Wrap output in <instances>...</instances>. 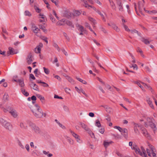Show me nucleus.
I'll use <instances>...</instances> for the list:
<instances>
[{
    "label": "nucleus",
    "mask_w": 157,
    "mask_h": 157,
    "mask_svg": "<svg viewBox=\"0 0 157 157\" xmlns=\"http://www.w3.org/2000/svg\"><path fill=\"white\" fill-rule=\"evenodd\" d=\"M32 111L35 116L37 118H41L43 116V112L40 107L36 104L34 108L32 109Z\"/></svg>",
    "instance_id": "1"
},
{
    "label": "nucleus",
    "mask_w": 157,
    "mask_h": 157,
    "mask_svg": "<svg viewBox=\"0 0 157 157\" xmlns=\"http://www.w3.org/2000/svg\"><path fill=\"white\" fill-rule=\"evenodd\" d=\"M141 151L137 146L133 147L132 149L134 150L136 153L140 155L142 157H148L145 149L143 146L140 147Z\"/></svg>",
    "instance_id": "2"
},
{
    "label": "nucleus",
    "mask_w": 157,
    "mask_h": 157,
    "mask_svg": "<svg viewBox=\"0 0 157 157\" xmlns=\"http://www.w3.org/2000/svg\"><path fill=\"white\" fill-rule=\"evenodd\" d=\"M0 123L6 129L11 131L13 128L12 126L3 118H0Z\"/></svg>",
    "instance_id": "3"
},
{
    "label": "nucleus",
    "mask_w": 157,
    "mask_h": 157,
    "mask_svg": "<svg viewBox=\"0 0 157 157\" xmlns=\"http://www.w3.org/2000/svg\"><path fill=\"white\" fill-rule=\"evenodd\" d=\"M80 125L84 130H85L89 134H90L92 137H94V134L91 130H90L88 126L84 123L80 122Z\"/></svg>",
    "instance_id": "4"
},
{
    "label": "nucleus",
    "mask_w": 157,
    "mask_h": 157,
    "mask_svg": "<svg viewBox=\"0 0 157 157\" xmlns=\"http://www.w3.org/2000/svg\"><path fill=\"white\" fill-rule=\"evenodd\" d=\"M134 130L135 133L136 134H139V132L138 128L141 129L142 128V125L140 124L136 123H134Z\"/></svg>",
    "instance_id": "5"
},
{
    "label": "nucleus",
    "mask_w": 157,
    "mask_h": 157,
    "mask_svg": "<svg viewBox=\"0 0 157 157\" xmlns=\"http://www.w3.org/2000/svg\"><path fill=\"white\" fill-rule=\"evenodd\" d=\"M31 127L32 129L34 131L35 133L37 134H39L40 133L41 131L39 128L35 124H33L31 125Z\"/></svg>",
    "instance_id": "6"
},
{
    "label": "nucleus",
    "mask_w": 157,
    "mask_h": 157,
    "mask_svg": "<svg viewBox=\"0 0 157 157\" xmlns=\"http://www.w3.org/2000/svg\"><path fill=\"white\" fill-rule=\"evenodd\" d=\"M9 113H10L11 115L14 118H16L18 116L17 112L13 109H10Z\"/></svg>",
    "instance_id": "7"
},
{
    "label": "nucleus",
    "mask_w": 157,
    "mask_h": 157,
    "mask_svg": "<svg viewBox=\"0 0 157 157\" xmlns=\"http://www.w3.org/2000/svg\"><path fill=\"white\" fill-rule=\"evenodd\" d=\"M66 22V20L65 19H62L61 20L58 21L56 23L57 26H61L65 25Z\"/></svg>",
    "instance_id": "8"
},
{
    "label": "nucleus",
    "mask_w": 157,
    "mask_h": 157,
    "mask_svg": "<svg viewBox=\"0 0 157 157\" xmlns=\"http://www.w3.org/2000/svg\"><path fill=\"white\" fill-rule=\"evenodd\" d=\"M27 60V63L28 64H30L32 63L33 60V58L32 54H29L28 55Z\"/></svg>",
    "instance_id": "9"
},
{
    "label": "nucleus",
    "mask_w": 157,
    "mask_h": 157,
    "mask_svg": "<svg viewBox=\"0 0 157 157\" xmlns=\"http://www.w3.org/2000/svg\"><path fill=\"white\" fill-rule=\"evenodd\" d=\"M32 28L33 32L36 34L38 33L39 31L40 30V29L36 26L34 24H32Z\"/></svg>",
    "instance_id": "10"
},
{
    "label": "nucleus",
    "mask_w": 157,
    "mask_h": 157,
    "mask_svg": "<svg viewBox=\"0 0 157 157\" xmlns=\"http://www.w3.org/2000/svg\"><path fill=\"white\" fill-rule=\"evenodd\" d=\"M141 130L142 133L145 137L148 138L150 137V135L145 128L142 127Z\"/></svg>",
    "instance_id": "11"
},
{
    "label": "nucleus",
    "mask_w": 157,
    "mask_h": 157,
    "mask_svg": "<svg viewBox=\"0 0 157 157\" xmlns=\"http://www.w3.org/2000/svg\"><path fill=\"white\" fill-rule=\"evenodd\" d=\"M29 85L31 88H32L33 90L36 91H38L39 90L38 86L33 82H32L29 84Z\"/></svg>",
    "instance_id": "12"
},
{
    "label": "nucleus",
    "mask_w": 157,
    "mask_h": 157,
    "mask_svg": "<svg viewBox=\"0 0 157 157\" xmlns=\"http://www.w3.org/2000/svg\"><path fill=\"white\" fill-rule=\"evenodd\" d=\"M78 30L81 32L79 33V35H82L83 34V33H86V30L81 25H79L78 26Z\"/></svg>",
    "instance_id": "13"
},
{
    "label": "nucleus",
    "mask_w": 157,
    "mask_h": 157,
    "mask_svg": "<svg viewBox=\"0 0 157 157\" xmlns=\"http://www.w3.org/2000/svg\"><path fill=\"white\" fill-rule=\"evenodd\" d=\"M9 51L7 52V55L8 56L10 55H13L14 54L17 53V52H14V49L11 47H9Z\"/></svg>",
    "instance_id": "14"
},
{
    "label": "nucleus",
    "mask_w": 157,
    "mask_h": 157,
    "mask_svg": "<svg viewBox=\"0 0 157 157\" xmlns=\"http://www.w3.org/2000/svg\"><path fill=\"white\" fill-rule=\"evenodd\" d=\"M117 4L118 6V8L120 11L122 12L123 11V7L122 6V4L121 2L118 0L117 2Z\"/></svg>",
    "instance_id": "15"
},
{
    "label": "nucleus",
    "mask_w": 157,
    "mask_h": 157,
    "mask_svg": "<svg viewBox=\"0 0 157 157\" xmlns=\"http://www.w3.org/2000/svg\"><path fill=\"white\" fill-rule=\"evenodd\" d=\"M121 133L122 135L124 136V137L126 138L128 136V131L125 128H123L122 129Z\"/></svg>",
    "instance_id": "16"
},
{
    "label": "nucleus",
    "mask_w": 157,
    "mask_h": 157,
    "mask_svg": "<svg viewBox=\"0 0 157 157\" xmlns=\"http://www.w3.org/2000/svg\"><path fill=\"white\" fill-rule=\"evenodd\" d=\"M144 4L143 3H142L140 4V2L138 3V9L139 10V12L141 14L144 16V14L143 13H142V8L144 6Z\"/></svg>",
    "instance_id": "17"
},
{
    "label": "nucleus",
    "mask_w": 157,
    "mask_h": 157,
    "mask_svg": "<svg viewBox=\"0 0 157 157\" xmlns=\"http://www.w3.org/2000/svg\"><path fill=\"white\" fill-rule=\"evenodd\" d=\"M113 143V141H111L109 142H108L106 140H104L103 142V145L104 147L106 148L108 146H109L110 144H111Z\"/></svg>",
    "instance_id": "18"
},
{
    "label": "nucleus",
    "mask_w": 157,
    "mask_h": 157,
    "mask_svg": "<svg viewBox=\"0 0 157 157\" xmlns=\"http://www.w3.org/2000/svg\"><path fill=\"white\" fill-rule=\"evenodd\" d=\"M69 131L71 134L76 139L79 136L77 134L75 133L71 129L69 130Z\"/></svg>",
    "instance_id": "19"
},
{
    "label": "nucleus",
    "mask_w": 157,
    "mask_h": 157,
    "mask_svg": "<svg viewBox=\"0 0 157 157\" xmlns=\"http://www.w3.org/2000/svg\"><path fill=\"white\" fill-rule=\"evenodd\" d=\"M17 82H18L19 83V85L21 87H23L24 86V84L23 79H18V81Z\"/></svg>",
    "instance_id": "20"
},
{
    "label": "nucleus",
    "mask_w": 157,
    "mask_h": 157,
    "mask_svg": "<svg viewBox=\"0 0 157 157\" xmlns=\"http://www.w3.org/2000/svg\"><path fill=\"white\" fill-rule=\"evenodd\" d=\"M129 33H131L133 34L136 33L137 34L138 36H140V33L136 29H133L132 30H131Z\"/></svg>",
    "instance_id": "21"
},
{
    "label": "nucleus",
    "mask_w": 157,
    "mask_h": 157,
    "mask_svg": "<svg viewBox=\"0 0 157 157\" xmlns=\"http://www.w3.org/2000/svg\"><path fill=\"white\" fill-rule=\"evenodd\" d=\"M149 124L150 127L153 129L154 132L155 133V132L156 130L155 125L154 123H153L152 122H151V123Z\"/></svg>",
    "instance_id": "22"
},
{
    "label": "nucleus",
    "mask_w": 157,
    "mask_h": 157,
    "mask_svg": "<svg viewBox=\"0 0 157 157\" xmlns=\"http://www.w3.org/2000/svg\"><path fill=\"white\" fill-rule=\"evenodd\" d=\"M141 40L146 44H149L151 42L150 41L148 40V39H145L144 37L142 38Z\"/></svg>",
    "instance_id": "23"
},
{
    "label": "nucleus",
    "mask_w": 157,
    "mask_h": 157,
    "mask_svg": "<svg viewBox=\"0 0 157 157\" xmlns=\"http://www.w3.org/2000/svg\"><path fill=\"white\" fill-rule=\"evenodd\" d=\"M144 10L146 12L150 14H153L156 13L157 12V11L155 10H153L152 11L147 10H145V8H144Z\"/></svg>",
    "instance_id": "24"
},
{
    "label": "nucleus",
    "mask_w": 157,
    "mask_h": 157,
    "mask_svg": "<svg viewBox=\"0 0 157 157\" xmlns=\"http://www.w3.org/2000/svg\"><path fill=\"white\" fill-rule=\"evenodd\" d=\"M97 12L99 14L101 17L102 18V20L104 21H106V20H105V17H104V15H103V14L99 10H97Z\"/></svg>",
    "instance_id": "25"
},
{
    "label": "nucleus",
    "mask_w": 157,
    "mask_h": 157,
    "mask_svg": "<svg viewBox=\"0 0 157 157\" xmlns=\"http://www.w3.org/2000/svg\"><path fill=\"white\" fill-rule=\"evenodd\" d=\"M113 29L116 31L118 32L120 31L118 27L114 24H112L111 25Z\"/></svg>",
    "instance_id": "26"
},
{
    "label": "nucleus",
    "mask_w": 157,
    "mask_h": 157,
    "mask_svg": "<svg viewBox=\"0 0 157 157\" xmlns=\"http://www.w3.org/2000/svg\"><path fill=\"white\" fill-rule=\"evenodd\" d=\"M147 102L151 108L152 109L154 108L153 105L151 101L150 100L149 98H148L147 100Z\"/></svg>",
    "instance_id": "27"
},
{
    "label": "nucleus",
    "mask_w": 157,
    "mask_h": 157,
    "mask_svg": "<svg viewBox=\"0 0 157 157\" xmlns=\"http://www.w3.org/2000/svg\"><path fill=\"white\" fill-rule=\"evenodd\" d=\"M88 19L91 22L92 24H94V25H95L96 24V20L93 18L90 17H88Z\"/></svg>",
    "instance_id": "28"
},
{
    "label": "nucleus",
    "mask_w": 157,
    "mask_h": 157,
    "mask_svg": "<svg viewBox=\"0 0 157 157\" xmlns=\"http://www.w3.org/2000/svg\"><path fill=\"white\" fill-rule=\"evenodd\" d=\"M39 27L40 29L42 30L45 33H46L47 32V30L45 29V27L43 26L42 25H39Z\"/></svg>",
    "instance_id": "29"
},
{
    "label": "nucleus",
    "mask_w": 157,
    "mask_h": 157,
    "mask_svg": "<svg viewBox=\"0 0 157 157\" xmlns=\"http://www.w3.org/2000/svg\"><path fill=\"white\" fill-rule=\"evenodd\" d=\"M21 90L22 93L26 96H27L29 95V94L27 91H25V90L23 88H21Z\"/></svg>",
    "instance_id": "30"
},
{
    "label": "nucleus",
    "mask_w": 157,
    "mask_h": 157,
    "mask_svg": "<svg viewBox=\"0 0 157 157\" xmlns=\"http://www.w3.org/2000/svg\"><path fill=\"white\" fill-rule=\"evenodd\" d=\"M35 52L37 53H39L40 52L41 48L39 46H37L34 50Z\"/></svg>",
    "instance_id": "31"
},
{
    "label": "nucleus",
    "mask_w": 157,
    "mask_h": 157,
    "mask_svg": "<svg viewBox=\"0 0 157 157\" xmlns=\"http://www.w3.org/2000/svg\"><path fill=\"white\" fill-rule=\"evenodd\" d=\"M9 96L7 94L5 93L3 97V99L5 101H6L8 100Z\"/></svg>",
    "instance_id": "32"
},
{
    "label": "nucleus",
    "mask_w": 157,
    "mask_h": 157,
    "mask_svg": "<svg viewBox=\"0 0 157 157\" xmlns=\"http://www.w3.org/2000/svg\"><path fill=\"white\" fill-rule=\"evenodd\" d=\"M67 140L70 144L72 145L73 144V140L70 137H67Z\"/></svg>",
    "instance_id": "33"
},
{
    "label": "nucleus",
    "mask_w": 157,
    "mask_h": 157,
    "mask_svg": "<svg viewBox=\"0 0 157 157\" xmlns=\"http://www.w3.org/2000/svg\"><path fill=\"white\" fill-rule=\"evenodd\" d=\"M66 24L71 27L74 28V25L72 24V23L69 21H66Z\"/></svg>",
    "instance_id": "34"
},
{
    "label": "nucleus",
    "mask_w": 157,
    "mask_h": 157,
    "mask_svg": "<svg viewBox=\"0 0 157 157\" xmlns=\"http://www.w3.org/2000/svg\"><path fill=\"white\" fill-rule=\"evenodd\" d=\"M148 146L149 148L151 149V152L153 151H155V150L154 147L151 144H148Z\"/></svg>",
    "instance_id": "35"
},
{
    "label": "nucleus",
    "mask_w": 157,
    "mask_h": 157,
    "mask_svg": "<svg viewBox=\"0 0 157 157\" xmlns=\"http://www.w3.org/2000/svg\"><path fill=\"white\" fill-rule=\"evenodd\" d=\"M83 2L84 3L85 5H84V6L85 7L87 8L88 9H89L90 7H92V6H90L87 4V2L85 1V0H84Z\"/></svg>",
    "instance_id": "36"
},
{
    "label": "nucleus",
    "mask_w": 157,
    "mask_h": 157,
    "mask_svg": "<svg viewBox=\"0 0 157 157\" xmlns=\"http://www.w3.org/2000/svg\"><path fill=\"white\" fill-rule=\"evenodd\" d=\"M17 144L22 149H24V147L22 144L21 142L19 140H18Z\"/></svg>",
    "instance_id": "37"
},
{
    "label": "nucleus",
    "mask_w": 157,
    "mask_h": 157,
    "mask_svg": "<svg viewBox=\"0 0 157 157\" xmlns=\"http://www.w3.org/2000/svg\"><path fill=\"white\" fill-rule=\"evenodd\" d=\"M145 69L146 70V72L147 73H150L151 72V70L147 66L145 67Z\"/></svg>",
    "instance_id": "38"
},
{
    "label": "nucleus",
    "mask_w": 157,
    "mask_h": 157,
    "mask_svg": "<svg viewBox=\"0 0 157 157\" xmlns=\"http://www.w3.org/2000/svg\"><path fill=\"white\" fill-rule=\"evenodd\" d=\"M95 125L98 127H100L101 126V124L100 123V122L98 120H96Z\"/></svg>",
    "instance_id": "39"
},
{
    "label": "nucleus",
    "mask_w": 157,
    "mask_h": 157,
    "mask_svg": "<svg viewBox=\"0 0 157 157\" xmlns=\"http://www.w3.org/2000/svg\"><path fill=\"white\" fill-rule=\"evenodd\" d=\"M77 92L79 93H82L83 94L86 96V94L85 93V91L82 88H80L78 90H77Z\"/></svg>",
    "instance_id": "40"
},
{
    "label": "nucleus",
    "mask_w": 157,
    "mask_h": 157,
    "mask_svg": "<svg viewBox=\"0 0 157 157\" xmlns=\"http://www.w3.org/2000/svg\"><path fill=\"white\" fill-rule=\"evenodd\" d=\"M77 79L79 82H82L84 84H87V82L86 81L84 80H83L81 78H77Z\"/></svg>",
    "instance_id": "41"
},
{
    "label": "nucleus",
    "mask_w": 157,
    "mask_h": 157,
    "mask_svg": "<svg viewBox=\"0 0 157 157\" xmlns=\"http://www.w3.org/2000/svg\"><path fill=\"white\" fill-rule=\"evenodd\" d=\"M80 12L78 11H75L74 12V15L75 16H78L80 14Z\"/></svg>",
    "instance_id": "42"
},
{
    "label": "nucleus",
    "mask_w": 157,
    "mask_h": 157,
    "mask_svg": "<svg viewBox=\"0 0 157 157\" xmlns=\"http://www.w3.org/2000/svg\"><path fill=\"white\" fill-rule=\"evenodd\" d=\"M63 108L64 110L65 111L67 112H68L69 111V109L67 106L64 105L63 106Z\"/></svg>",
    "instance_id": "43"
},
{
    "label": "nucleus",
    "mask_w": 157,
    "mask_h": 157,
    "mask_svg": "<svg viewBox=\"0 0 157 157\" xmlns=\"http://www.w3.org/2000/svg\"><path fill=\"white\" fill-rule=\"evenodd\" d=\"M123 25L125 30L128 32H129L131 30L128 29V27L124 24H123Z\"/></svg>",
    "instance_id": "44"
},
{
    "label": "nucleus",
    "mask_w": 157,
    "mask_h": 157,
    "mask_svg": "<svg viewBox=\"0 0 157 157\" xmlns=\"http://www.w3.org/2000/svg\"><path fill=\"white\" fill-rule=\"evenodd\" d=\"M49 17L52 22L53 23L55 22L56 21L55 19L53 17L52 15L51 14H50Z\"/></svg>",
    "instance_id": "45"
},
{
    "label": "nucleus",
    "mask_w": 157,
    "mask_h": 157,
    "mask_svg": "<svg viewBox=\"0 0 157 157\" xmlns=\"http://www.w3.org/2000/svg\"><path fill=\"white\" fill-rule=\"evenodd\" d=\"M135 83L136 84L142 89V90H144L143 87L141 86L139 82H135Z\"/></svg>",
    "instance_id": "46"
},
{
    "label": "nucleus",
    "mask_w": 157,
    "mask_h": 157,
    "mask_svg": "<svg viewBox=\"0 0 157 157\" xmlns=\"http://www.w3.org/2000/svg\"><path fill=\"white\" fill-rule=\"evenodd\" d=\"M147 121L149 123V124L151 123V122H153L154 119L152 118H150L149 117H148L147 118Z\"/></svg>",
    "instance_id": "47"
},
{
    "label": "nucleus",
    "mask_w": 157,
    "mask_h": 157,
    "mask_svg": "<svg viewBox=\"0 0 157 157\" xmlns=\"http://www.w3.org/2000/svg\"><path fill=\"white\" fill-rule=\"evenodd\" d=\"M53 46L56 48L59 51H60V49L59 48L58 45L56 43L53 44Z\"/></svg>",
    "instance_id": "48"
},
{
    "label": "nucleus",
    "mask_w": 157,
    "mask_h": 157,
    "mask_svg": "<svg viewBox=\"0 0 157 157\" xmlns=\"http://www.w3.org/2000/svg\"><path fill=\"white\" fill-rule=\"evenodd\" d=\"M76 140V141H77V142H78V143H80V144H81V143H82V140L80 139V136H78V137L76 139H75Z\"/></svg>",
    "instance_id": "49"
},
{
    "label": "nucleus",
    "mask_w": 157,
    "mask_h": 157,
    "mask_svg": "<svg viewBox=\"0 0 157 157\" xmlns=\"http://www.w3.org/2000/svg\"><path fill=\"white\" fill-rule=\"evenodd\" d=\"M43 69H44V72L46 74H49V71L48 69L46 68L45 67H44Z\"/></svg>",
    "instance_id": "50"
},
{
    "label": "nucleus",
    "mask_w": 157,
    "mask_h": 157,
    "mask_svg": "<svg viewBox=\"0 0 157 157\" xmlns=\"http://www.w3.org/2000/svg\"><path fill=\"white\" fill-rule=\"evenodd\" d=\"M20 126L21 128L24 129L26 127V126L23 123H21L20 124Z\"/></svg>",
    "instance_id": "51"
},
{
    "label": "nucleus",
    "mask_w": 157,
    "mask_h": 157,
    "mask_svg": "<svg viewBox=\"0 0 157 157\" xmlns=\"http://www.w3.org/2000/svg\"><path fill=\"white\" fill-rule=\"evenodd\" d=\"M13 80L15 82H17L18 81L17 76V75L14 76L13 78Z\"/></svg>",
    "instance_id": "52"
},
{
    "label": "nucleus",
    "mask_w": 157,
    "mask_h": 157,
    "mask_svg": "<svg viewBox=\"0 0 157 157\" xmlns=\"http://www.w3.org/2000/svg\"><path fill=\"white\" fill-rule=\"evenodd\" d=\"M25 15L28 16H31V14H30V13L27 10L25 11Z\"/></svg>",
    "instance_id": "53"
},
{
    "label": "nucleus",
    "mask_w": 157,
    "mask_h": 157,
    "mask_svg": "<svg viewBox=\"0 0 157 157\" xmlns=\"http://www.w3.org/2000/svg\"><path fill=\"white\" fill-rule=\"evenodd\" d=\"M37 97L39 98L41 101L42 100H44V97H42L40 95V94H37Z\"/></svg>",
    "instance_id": "54"
},
{
    "label": "nucleus",
    "mask_w": 157,
    "mask_h": 157,
    "mask_svg": "<svg viewBox=\"0 0 157 157\" xmlns=\"http://www.w3.org/2000/svg\"><path fill=\"white\" fill-rule=\"evenodd\" d=\"M53 75L55 78H56L57 79H58V80L59 81H61V78L58 75H55L54 74Z\"/></svg>",
    "instance_id": "55"
},
{
    "label": "nucleus",
    "mask_w": 157,
    "mask_h": 157,
    "mask_svg": "<svg viewBox=\"0 0 157 157\" xmlns=\"http://www.w3.org/2000/svg\"><path fill=\"white\" fill-rule=\"evenodd\" d=\"M114 128L117 129L120 132L121 131L123 128H122L119 126H115Z\"/></svg>",
    "instance_id": "56"
},
{
    "label": "nucleus",
    "mask_w": 157,
    "mask_h": 157,
    "mask_svg": "<svg viewBox=\"0 0 157 157\" xmlns=\"http://www.w3.org/2000/svg\"><path fill=\"white\" fill-rule=\"evenodd\" d=\"M58 124L62 129H65L66 128L65 126L63 125L62 124H61L60 123H58Z\"/></svg>",
    "instance_id": "57"
},
{
    "label": "nucleus",
    "mask_w": 157,
    "mask_h": 157,
    "mask_svg": "<svg viewBox=\"0 0 157 157\" xmlns=\"http://www.w3.org/2000/svg\"><path fill=\"white\" fill-rule=\"evenodd\" d=\"M132 67H133V69L134 70H138V67L136 64H132Z\"/></svg>",
    "instance_id": "58"
},
{
    "label": "nucleus",
    "mask_w": 157,
    "mask_h": 157,
    "mask_svg": "<svg viewBox=\"0 0 157 157\" xmlns=\"http://www.w3.org/2000/svg\"><path fill=\"white\" fill-rule=\"evenodd\" d=\"M41 39L44 40L47 43H48V41L47 40V38L45 37L44 36H43L42 37Z\"/></svg>",
    "instance_id": "59"
},
{
    "label": "nucleus",
    "mask_w": 157,
    "mask_h": 157,
    "mask_svg": "<svg viewBox=\"0 0 157 157\" xmlns=\"http://www.w3.org/2000/svg\"><path fill=\"white\" fill-rule=\"evenodd\" d=\"M116 154L118 156H120V157H126V156L124 155L119 152H117Z\"/></svg>",
    "instance_id": "60"
},
{
    "label": "nucleus",
    "mask_w": 157,
    "mask_h": 157,
    "mask_svg": "<svg viewBox=\"0 0 157 157\" xmlns=\"http://www.w3.org/2000/svg\"><path fill=\"white\" fill-rule=\"evenodd\" d=\"M55 98H58L60 99H63V98L61 96H59L55 94L54 96Z\"/></svg>",
    "instance_id": "61"
},
{
    "label": "nucleus",
    "mask_w": 157,
    "mask_h": 157,
    "mask_svg": "<svg viewBox=\"0 0 157 157\" xmlns=\"http://www.w3.org/2000/svg\"><path fill=\"white\" fill-rule=\"evenodd\" d=\"M25 148L28 152L29 151V146L28 144H26L25 145Z\"/></svg>",
    "instance_id": "62"
},
{
    "label": "nucleus",
    "mask_w": 157,
    "mask_h": 157,
    "mask_svg": "<svg viewBox=\"0 0 157 157\" xmlns=\"http://www.w3.org/2000/svg\"><path fill=\"white\" fill-rule=\"evenodd\" d=\"M39 16H40V18H42V19H44V18L45 17V16L43 14H41V13H40L39 14Z\"/></svg>",
    "instance_id": "63"
},
{
    "label": "nucleus",
    "mask_w": 157,
    "mask_h": 157,
    "mask_svg": "<svg viewBox=\"0 0 157 157\" xmlns=\"http://www.w3.org/2000/svg\"><path fill=\"white\" fill-rule=\"evenodd\" d=\"M30 78H32L33 80L35 79L36 78L34 76V75L31 74L30 75V76H29Z\"/></svg>",
    "instance_id": "64"
}]
</instances>
